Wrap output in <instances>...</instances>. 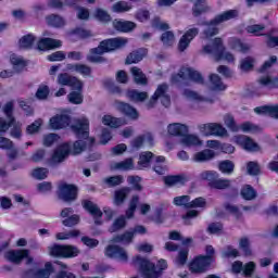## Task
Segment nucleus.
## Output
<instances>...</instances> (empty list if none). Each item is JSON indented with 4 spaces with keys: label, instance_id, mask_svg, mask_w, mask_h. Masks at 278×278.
Masks as SVG:
<instances>
[{
    "label": "nucleus",
    "instance_id": "nucleus-1",
    "mask_svg": "<svg viewBox=\"0 0 278 278\" xmlns=\"http://www.w3.org/2000/svg\"><path fill=\"white\" fill-rule=\"evenodd\" d=\"M127 42V38L122 37L103 39L98 47L90 49L87 60L91 64H108V59L102 56L103 53H112V51L123 49Z\"/></svg>",
    "mask_w": 278,
    "mask_h": 278
},
{
    "label": "nucleus",
    "instance_id": "nucleus-2",
    "mask_svg": "<svg viewBox=\"0 0 278 278\" xmlns=\"http://www.w3.org/2000/svg\"><path fill=\"white\" fill-rule=\"evenodd\" d=\"M239 16V12L238 10H227L224 11L220 14H217L213 20L208 21V22H204L203 25H205V27H207L206 29L203 30V35L206 38H214V36H218V25H220V23H226V21H232V18H238Z\"/></svg>",
    "mask_w": 278,
    "mask_h": 278
},
{
    "label": "nucleus",
    "instance_id": "nucleus-3",
    "mask_svg": "<svg viewBox=\"0 0 278 278\" xmlns=\"http://www.w3.org/2000/svg\"><path fill=\"white\" fill-rule=\"evenodd\" d=\"M203 51L208 55H214L216 62H220V60H226L227 62H233L236 60L231 54V52H225V46L223 45V39L219 37H216L213 40L212 45L204 46Z\"/></svg>",
    "mask_w": 278,
    "mask_h": 278
},
{
    "label": "nucleus",
    "instance_id": "nucleus-4",
    "mask_svg": "<svg viewBox=\"0 0 278 278\" xmlns=\"http://www.w3.org/2000/svg\"><path fill=\"white\" fill-rule=\"evenodd\" d=\"M219 177L220 175L216 170H204L200 174V179L207 181L211 190H227V188H231V180Z\"/></svg>",
    "mask_w": 278,
    "mask_h": 278
},
{
    "label": "nucleus",
    "instance_id": "nucleus-5",
    "mask_svg": "<svg viewBox=\"0 0 278 278\" xmlns=\"http://www.w3.org/2000/svg\"><path fill=\"white\" fill-rule=\"evenodd\" d=\"M79 248L71 244L54 243L50 248V255L52 257H61L62 260H73V257L79 256Z\"/></svg>",
    "mask_w": 278,
    "mask_h": 278
},
{
    "label": "nucleus",
    "instance_id": "nucleus-6",
    "mask_svg": "<svg viewBox=\"0 0 278 278\" xmlns=\"http://www.w3.org/2000/svg\"><path fill=\"white\" fill-rule=\"evenodd\" d=\"M134 264H138L139 266V273L142 278H160V273L157 271V267L155 266V263L149 261L146 257H142L140 255L136 256L134 258Z\"/></svg>",
    "mask_w": 278,
    "mask_h": 278
},
{
    "label": "nucleus",
    "instance_id": "nucleus-7",
    "mask_svg": "<svg viewBox=\"0 0 278 278\" xmlns=\"http://www.w3.org/2000/svg\"><path fill=\"white\" fill-rule=\"evenodd\" d=\"M58 197L64 203H73L79 197V188L74 184L63 182L59 186Z\"/></svg>",
    "mask_w": 278,
    "mask_h": 278
},
{
    "label": "nucleus",
    "instance_id": "nucleus-8",
    "mask_svg": "<svg viewBox=\"0 0 278 278\" xmlns=\"http://www.w3.org/2000/svg\"><path fill=\"white\" fill-rule=\"evenodd\" d=\"M71 130L78 140H88L90 138V121L88 118L76 119L75 124L71 125Z\"/></svg>",
    "mask_w": 278,
    "mask_h": 278
},
{
    "label": "nucleus",
    "instance_id": "nucleus-9",
    "mask_svg": "<svg viewBox=\"0 0 278 278\" xmlns=\"http://www.w3.org/2000/svg\"><path fill=\"white\" fill-rule=\"evenodd\" d=\"M3 113L5 114L8 122L0 117V134H5L16 123V117H14V102H7L3 106Z\"/></svg>",
    "mask_w": 278,
    "mask_h": 278
},
{
    "label": "nucleus",
    "instance_id": "nucleus-10",
    "mask_svg": "<svg viewBox=\"0 0 278 278\" xmlns=\"http://www.w3.org/2000/svg\"><path fill=\"white\" fill-rule=\"evenodd\" d=\"M104 255L111 260H118L119 262H129V255L125 248L116 244H109L105 248Z\"/></svg>",
    "mask_w": 278,
    "mask_h": 278
},
{
    "label": "nucleus",
    "instance_id": "nucleus-11",
    "mask_svg": "<svg viewBox=\"0 0 278 278\" xmlns=\"http://www.w3.org/2000/svg\"><path fill=\"white\" fill-rule=\"evenodd\" d=\"M58 84L60 86H68L72 90H78V92H81L84 89V83L77 79V77L71 76L68 73L59 74Z\"/></svg>",
    "mask_w": 278,
    "mask_h": 278
},
{
    "label": "nucleus",
    "instance_id": "nucleus-12",
    "mask_svg": "<svg viewBox=\"0 0 278 278\" xmlns=\"http://www.w3.org/2000/svg\"><path fill=\"white\" fill-rule=\"evenodd\" d=\"M210 256L199 255L190 264L189 270L195 274L207 273L208 268L212 266V263L208 262Z\"/></svg>",
    "mask_w": 278,
    "mask_h": 278
},
{
    "label": "nucleus",
    "instance_id": "nucleus-13",
    "mask_svg": "<svg viewBox=\"0 0 278 278\" xmlns=\"http://www.w3.org/2000/svg\"><path fill=\"white\" fill-rule=\"evenodd\" d=\"M81 206L85 212H88L94 219L96 225H101V218H103V211L91 200H83Z\"/></svg>",
    "mask_w": 278,
    "mask_h": 278
},
{
    "label": "nucleus",
    "instance_id": "nucleus-14",
    "mask_svg": "<svg viewBox=\"0 0 278 278\" xmlns=\"http://www.w3.org/2000/svg\"><path fill=\"white\" fill-rule=\"evenodd\" d=\"M187 181H189V179L185 174L167 175L163 177V184H165L167 188H184Z\"/></svg>",
    "mask_w": 278,
    "mask_h": 278
},
{
    "label": "nucleus",
    "instance_id": "nucleus-15",
    "mask_svg": "<svg viewBox=\"0 0 278 278\" xmlns=\"http://www.w3.org/2000/svg\"><path fill=\"white\" fill-rule=\"evenodd\" d=\"M71 115L56 114L50 118L49 125L51 129H66V127H71Z\"/></svg>",
    "mask_w": 278,
    "mask_h": 278
},
{
    "label": "nucleus",
    "instance_id": "nucleus-16",
    "mask_svg": "<svg viewBox=\"0 0 278 278\" xmlns=\"http://www.w3.org/2000/svg\"><path fill=\"white\" fill-rule=\"evenodd\" d=\"M199 36V28L193 27L189 28L185 34L181 36L178 42V51L184 52L190 43Z\"/></svg>",
    "mask_w": 278,
    "mask_h": 278
},
{
    "label": "nucleus",
    "instance_id": "nucleus-17",
    "mask_svg": "<svg viewBox=\"0 0 278 278\" xmlns=\"http://www.w3.org/2000/svg\"><path fill=\"white\" fill-rule=\"evenodd\" d=\"M29 250L27 249H20V250H9L5 252L4 257L8 260V262H11V264H22L23 260L25 257H28Z\"/></svg>",
    "mask_w": 278,
    "mask_h": 278
},
{
    "label": "nucleus",
    "instance_id": "nucleus-18",
    "mask_svg": "<svg viewBox=\"0 0 278 278\" xmlns=\"http://www.w3.org/2000/svg\"><path fill=\"white\" fill-rule=\"evenodd\" d=\"M117 110L121 112V114L127 118H130V121H138V118H140V113H138V110L127 102L118 101Z\"/></svg>",
    "mask_w": 278,
    "mask_h": 278
},
{
    "label": "nucleus",
    "instance_id": "nucleus-19",
    "mask_svg": "<svg viewBox=\"0 0 278 278\" xmlns=\"http://www.w3.org/2000/svg\"><path fill=\"white\" fill-rule=\"evenodd\" d=\"M200 129L206 136H227V129L216 123L203 124Z\"/></svg>",
    "mask_w": 278,
    "mask_h": 278
},
{
    "label": "nucleus",
    "instance_id": "nucleus-20",
    "mask_svg": "<svg viewBox=\"0 0 278 278\" xmlns=\"http://www.w3.org/2000/svg\"><path fill=\"white\" fill-rule=\"evenodd\" d=\"M62 41L53 38H41L37 42V49L39 51H51L53 49H60Z\"/></svg>",
    "mask_w": 278,
    "mask_h": 278
},
{
    "label": "nucleus",
    "instance_id": "nucleus-21",
    "mask_svg": "<svg viewBox=\"0 0 278 278\" xmlns=\"http://www.w3.org/2000/svg\"><path fill=\"white\" fill-rule=\"evenodd\" d=\"M147 53H149L147 48H139L134 50L127 55L125 64H138V62H142V60L147 58Z\"/></svg>",
    "mask_w": 278,
    "mask_h": 278
},
{
    "label": "nucleus",
    "instance_id": "nucleus-22",
    "mask_svg": "<svg viewBox=\"0 0 278 278\" xmlns=\"http://www.w3.org/2000/svg\"><path fill=\"white\" fill-rule=\"evenodd\" d=\"M67 71L71 73H78V75H83V77H90L92 75V67L81 64V63H70L66 65Z\"/></svg>",
    "mask_w": 278,
    "mask_h": 278
},
{
    "label": "nucleus",
    "instance_id": "nucleus-23",
    "mask_svg": "<svg viewBox=\"0 0 278 278\" xmlns=\"http://www.w3.org/2000/svg\"><path fill=\"white\" fill-rule=\"evenodd\" d=\"M68 155H71V144L63 143L53 152L52 161L56 163L64 162Z\"/></svg>",
    "mask_w": 278,
    "mask_h": 278
},
{
    "label": "nucleus",
    "instance_id": "nucleus-24",
    "mask_svg": "<svg viewBox=\"0 0 278 278\" xmlns=\"http://www.w3.org/2000/svg\"><path fill=\"white\" fill-rule=\"evenodd\" d=\"M113 27L115 31H119L121 34H129V31H134L136 23L131 21L115 20L113 22Z\"/></svg>",
    "mask_w": 278,
    "mask_h": 278
},
{
    "label": "nucleus",
    "instance_id": "nucleus-25",
    "mask_svg": "<svg viewBox=\"0 0 278 278\" xmlns=\"http://www.w3.org/2000/svg\"><path fill=\"white\" fill-rule=\"evenodd\" d=\"M131 194L130 187H122L121 189L115 190L114 192V203L118 207L127 201V198Z\"/></svg>",
    "mask_w": 278,
    "mask_h": 278
},
{
    "label": "nucleus",
    "instance_id": "nucleus-26",
    "mask_svg": "<svg viewBox=\"0 0 278 278\" xmlns=\"http://www.w3.org/2000/svg\"><path fill=\"white\" fill-rule=\"evenodd\" d=\"M167 131L169 136H179L180 138H184V136L188 134V126L180 123L169 124L167 126Z\"/></svg>",
    "mask_w": 278,
    "mask_h": 278
},
{
    "label": "nucleus",
    "instance_id": "nucleus-27",
    "mask_svg": "<svg viewBox=\"0 0 278 278\" xmlns=\"http://www.w3.org/2000/svg\"><path fill=\"white\" fill-rule=\"evenodd\" d=\"M46 23L47 25H49V27H54V29H61V27H64V25H66V21L64 20V17L54 13L46 16Z\"/></svg>",
    "mask_w": 278,
    "mask_h": 278
},
{
    "label": "nucleus",
    "instance_id": "nucleus-28",
    "mask_svg": "<svg viewBox=\"0 0 278 278\" xmlns=\"http://www.w3.org/2000/svg\"><path fill=\"white\" fill-rule=\"evenodd\" d=\"M126 97L134 101L135 103H142L149 99V93L147 91H138L136 89H130L127 91Z\"/></svg>",
    "mask_w": 278,
    "mask_h": 278
},
{
    "label": "nucleus",
    "instance_id": "nucleus-29",
    "mask_svg": "<svg viewBox=\"0 0 278 278\" xmlns=\"http://www.w3.org/2000/svg\"><path fill=\"white\" fill-rule=\"evenodd\" d=\"M149 142V144H153V135L148 134V135H139L137 136L130 143L132 149H142L144 142Z\"/></svg>",
    "mask_w": 278,
    "mask_h": 278
},
{
    "label": "nucleus",
    "instance_id": "nucleus-30",
    "mask_svg": "<svg viewBox=\"0 0 278 278\" xmlns=\"http://www.w3.org/2000/svg\"><path fill=\"white\" fill-rule=\"evenodd\" d=\"M208 10H210V7L207 5V1L197 0L192 8V15L194 16V18H199L201 14H206Z\"/></svg>",
    "mask_w": 278,
    "mask_h": 278
},
{
    "label": "nucleus",
    "instance_id": "nucleus-31",
    "mask_svg": "<svg viewBox=\"0 0 278 278\" xmlns=\"http://www.w3.org/2000/svg\"><path fill=\"white\" fill-rule=\"evenodd\" d=\"M103 125H106V127H111V129H118V127H123L125 123H123V118L121 117H114L112 115H104L102 117Z\"/></svg>",
    "mask_w": 278,
    "mask_h": 278
},
{
    "label": "nucleus",
    "instance_id": "nucleus-32",
    "mask_svg": "<svg viewBox=\"0 0 278 278\" xmlns=\"http://www.w3.org/2000/svg\"><path fill=\"white\" fill-rule=\"evenodd\" d=\"M112 242L115 244H131L134 242V232L127 230L122 235H116L113 237Z\"/></svg>",
    "mask_w": 278,
    "mask_h": 278
},
{
    "label": "nucleus",
    "instance_id": "nucleus-33",
    "mask_svg": "<svg viewBox=\"0 0 278 278\" xmlns=\"http://www.w3.org/2000/svg\"><path fill=\"white\" fill-rule=\"evenodd\" d=\"M229 47L233 51H240L241 53H248V51H250V49H251V47H249V45L242 42V39L236 38V37H233L229 40Z\"/></svg>",
    "mask_w": 278,
    "mask_h": 278
},
{
    "label": "nucleus",
    "instance_id": "nucleus-34",
    "mask_svg": "<svg viewBox=\"0 0 278 278\" xmlns=\"http://www.w3.org/2000/svg\"><path fill=\"white\" fill-rule=\"evenodd\" d=\"M216 157V152L214 150L205 149L194 154L195 162H210Z\"/></svg>",
    "mask_w": 278,
    "mask_h": 278
},
{
    "label": "nucleus",
    "instance_id": "nucleus-35",
    "mask_svg": "<svg viewBox=\"0 0 278 278\" xmlns=\"http://www.w3.org/2000/svg\"><path fill=\"white\" fill-rule=\"evenodd\" d=\"M238 142L245 151H260V146L251 137H240Z\"/></svg>",
    "mask_w": 278,
    "mask_h": 278
},
{
    "label": "nucleus",
    "instance_id": "nucleus-36",
    "mask_svg": "<svg viewBox=\"0 0 278 278\" xmlns=\"http://www.w3.org/2000/svg\"><path fill=\"white\" fill-rule=\"evenodd\" d=\"M10 62L16 73H21L22 71H25V68H27V61H25L21 56H17L16 54L11 55Z\"/></svg>",
    "mask_w": 278,
    "mask_h": 278
},
{
    "label": "nucleus",
    "instance_id": "nucleus-37",
    "mask_svg": "<svg viewBox=\"0 0 278 278\" xmlns=\"http://www.w3.org/2000/svg\"><path fill=\"white\" fill-rule=\"evenodd\" d=\"M53 273H55V267L53 266V263L47 262L45 264L43 268L37 269L36 277L37 278H49V277H51V275H53Z\"/></svg>",
    "mask_w": 278,
    "mask_h": 278
},
{
    "label": "nucleus",
    "instance_id": "nucleus-38",
    "mask_svg": "<svg viewBox=\"0 0 278 278\" xmlns=\"http://www.w3.org/2000/svg\"><path fill=\"white\" fill-rule=\"evenodd\" d=\"M218 170H220L223 175H231L233 170H236V164L233 161L224 160L218 163Z\"/></svg>",
    "mask_w": 278,
    "mask_h": 278
},
{
    "label": "nucleus",
    "instance_id": "nucleus-39",
    "mask_svg": "<svg viewBox=\"0 0 278 278\" xmlns=\"http://www.w3.org/2000/svg\"><path fill=\"white\" fill-rule=\"evenodd\" d=\"M181 144H185V147H201L202 142L197 135H188L187 132L181 138Z\"/></svg>",
    "mask_w": 278,
    "mask_h": 278
},
{
    "label": "nucleus",
    "instance_id": "nucleus-40",
    "mask_svg": "<svg viewBox=\"0 0 278 278\" xmlns=\"http://www.w3.org/2000/svg\"><path fill=\"white\" fill-rule=\"evenodd\" d=\"M151 160H153V152H141L138 161L139 168H149L151 166Z\"/></svg>",
    "mask_w": 278,
    "mask_h": 278
},
{
    "label": "nucleus",
    "instance_id": "nucleus-41",
    "mask_svg": "<svg viewBox=\"0 0 278 278\" xmlns=\"http://www.w3.org/2000/svg\"><path fill=\"white\" fill-rule=\"evenodd\" d=\"M113 168L115 170H134L136 167L134 166V159L128 157L124 161L114 163Z\"/></svg>",
    "mask_w": 278,
    "mask_h": 278
},
{
    "label": "nucleus",
    "instance_id": "nucleus-42",
    "mask_svg": "<svg viewBox=\"0 0 278 278\" xmlns=\"http://www.w3.org/2000/svg\"><path fill=\"white\" fill-rule=\"evenodd\" d=\"M208 79L211 81L213 90H227V86L223 84V79L220 78V76H218V74H211Z\"/></svg>",
    "mask_w": 278,
    "mask_h": 278
},
{
    "label": "nucleus",
    "instance_id": "nucleus-43",
    "mask_svg": "<svg viewBox=\"0 0 278 278\" xmlns=\"http://www.w3.org/2000/svg\"><path fill=\"white\" fill-rule=\"evenodd\" d=\"M186 73L189 79L194 84H200L201 86L205 85V78H203V75H201V73L198 71L192 70L191 67H187Z\"/></svg>",
    "mask_w": 278,
    "mask_h": 278
},
{
    "label": "nucleus",
    "instance_id": "nucleus-44",
    "mask_svg": "<svg viewBox=\"0 0 278 278\" xmlns=\"http://www.w3.org/2000/svg\"><path fill=\"white\" fill-rule=\"evenodd\" d=\"M241 197L245 201H253V199L257 197V191L255 190V188H253V186L245 185L241 189Z\"/></svg>",
    "mask_w": 278,
    "mask_h": 278
},
{
    "label": "nucleus",
    "instance_id": "nucleus-45",
    "mask_svg": "<svg viewBox=\"0 0 278 278\" xmlns=\"http://www.w3.org/2000/svg\"><path fill=\"white\" fill-rule=\"evenodd\" d=\"M247 173L250 177H257L262 175V167L257 161H249L247 163Z\"/></svg>",
    "mask_w": 278,
    "mask_h": 278
},
{
    "label": "nucleus",
    "instance_id": "nucleus-46",
    "mask_svg": "<svg viewBox=\"0 0 278 278\" xmlns=\"http://www.w3.org/2000/svg\"><path fill=\"white\" fill-rule=\"evenodd\" d=\"M127 226V219H125V216L117 217L111 227L109 228L110 233H116V231H121V229H125Z\"/></svg>",
    "mask_w": 278,
    "mask_h": 278
},
{
    "label": "nucleus",
    "instance_id": "nucleus-47",
    "mask_svg": "<svg viewBox=\"0 0 278 278\" xmlns=\"http://www.w3.org/2000/svg\"><path fill=\"white\" fill-rule=\"evenodd\" d=\"M34 42H36V37L31 34L24 35L18 40V45H20L21 49H33Z\"/></svg>",
    "mask_w": 278,
    "mask_h": 278
},
{
    "label": "nucleus",
    "instance_id": "nucleus-48",
    "mask_svg": "<svg viewBox=\"0 0 278 278\" xmlns=\"http://www.w3.org/2000/svg\"><path fill=\"white\" fill-rule=\"evenodd\" d=\"M130 71H131L132 77L137 84L147 86L149 80L147 79V76H144V73H142V70L138 68L137 66H134V67H131Z\"/></svg>",
    "mask_w": 278,
    "mask_h": 278
},
{
    "label": "nucleus",
    "instance_id": "nucleus-49",
    "mask_svg": "<svg viewBox=\"0 0 278 278\" xmlns=\"http://www.w3.org/2000/svg\"><path fill=\"white\" fill-rule=\"evenodd\" d=\"M140 203V197L139 195H132L129 202V206L126 210V217L127 218H134V215L136 214V210L138 208V204Z\"/></svg>",
    "mask_w": 278,
    "mask_h": 278
},
{
    "label": "nucleus",
    "instance_id": "nucleus-50",
    "mask_svg": "<svg viewBox=\"0 0 278 278\" xmlns=\"http://www.w3.org/2000/svg\"><path fill=\"white\" fill-rule=\"evenodd\" d=\"M239 249H241L245 257H251V255H253V250H251V241L247 237H242L239 240Z\"/></svg>",
    "mask_w": 278,
    "mask_h": 278
},
{
    "label": "nucleus",
    "instance_id": "nucleus-51",
    "mask_svg": "<svg viewBox=\"0 0 278 278\" xmlns=\"http://www.w3.org/2000/svg\"><path fill=\"white\" fill-rule=\"evenodd\" d=\"M93 16L100 23H110L112 21V15H110V13H108V11H105L101 8L96 9Z\"/></svg>",
    "mask_w": 278,
    "mask_h": 278
},
{
    "label": "nucleus",
    "instance_id": "nucleus-52",
    "mask_svg": "<svg viewBox=\"0 0 278 278\" xmlns=\"http://www.w3.org/2000/svg\"><path fill=\"white\" fill-rule=\"evenodd\" d=\"M31 177L38 181H42L49 177V169L47 167H37L33 169Z\"/></svg>",
    "mask_w": 278,
    "mask_h": 278
},
{
    "label": "nucleus",
    "instance_id": "nucleus-53",
    "mask_svg": "<svg viewBox=\"0 0 278 278\" xmlns=\"http://www.w3.org/2000/svg\"><path fill=\"white\" fill-rule=\"evenodd\" d=\"M70 34L72 36H79L81 40H86L87 38H92V31L81 27H76L70 30Z\"/></svg>",
    "mask_w": 278,
    "mask_h": 278
},
{
    "label": "nucleus",
    "instance_id": "nucleus-54",
    "mask_svg": "<svg viewBox=\"0 0 278 278\" xmlns=\"http://www.w3.org/2000/svg\"><path fill=\"white\" fill-rule=\"evenodd\" d=\"M176 207H185L186 210H190V195H179L175 197L173 201Z\"/></svg>",
    "mask_w": 278,
    "mask_h": 278
},
{
    "label": "nucleus",
    "instance_id": "nucleus-55",
    "mask_svg": "<svg viewBox=\"0 0 278 278\" xmlns=\"http://www.w3.org/2000/svg\"><path fill=\"white\" fill-rule=\"evenodd\" d=\"M161 42H163L164 47H173L175 34L170 30H165V33L161 35Z\"/></svg>",
    "mask_w": 278,
    "mask_h": 278
},
{
    "label": "nucleus",
    "instance_id": "nucleus-56",
    "mask_svg": "<svg viewBox=\"0 0 278 278\" xmlns=\"http://www.w3.org/2000/svg\"><path fill=\"white\" fill-rule=\"evenodd\" d=\"M189 253H190V250H188V248H184L179 250L178 255L176 257V262L177 264H179V266H186V264H188Z\"/></svg>",
    "mask_w": 278,
    "mask_h": 278
},
{
    "label": "nucleus",
    "instance_id": "nucleus-57",
    "mask_svg": "<svg viewBox=\"0 0 278 278\" xmlns=\"http://www.w3.org/2000/svg\"><path fill=\"white\" fill-rule=\"evenodd\" d=\"M123 181L124 178L122 175L111 176L104 179V182L109 186V188H116V186H121Z\"/></svg>",
    "mask_w": 278,
    "mask_h": 278
},
{
    "label": "nucleus",
    "instance_id": "nucleus-58",
    "mask_svg": "<svg viewBox=\"0 0 278 278\" xmlns=\"http://www.w3.org/2000/svg\"><path fill=\"white\" fill-rule=\"evenodd\" d=\"M254 112L256 114H267V116H271V118H275V106H270V105L256 106L254 109Z\"/></svg>",
    "mask_w": 278,
    "mask_h": 278
},
{
    "label": "nucleus",
    "instance_id": "nucleus-59",
    "mask_svg": "<svg viewBox=\"0 0 278 278\" xmlns=\"http://www.w3.org/2000/svg\"><path fill=\"white\" fill-rule=\"evenodd\" d=\"M68 101L74 105H81V103H84V96H81V91H72L68 94Z\"/></svg>",
    "mask_w": 278,
    "mask_h": 278
},
{
    "label": "nucleus",
    "instance_id": "nucleus-60",
    "mask_svg": "<svg viewBox=\"0 0 278 278\" xmlns=\"http://www.w3.org/2000/svg\"><path fill=\"white\" fill-rule=\"evenodd\" d=\"M254 64H255V60H253V58L251 56H247L241 61L240 68L244 73H249V71H253Z\"/></svg>",
    "mask_w": 278,
    "mask_h": 278
},
{
    "label": "nucleus",
    "instance_id": "nucleus-61",
    "mask_svg": "<svg viewBox=\"0 0 278 278\" xmlns=\"http://www.w3.org/2000/svg\"><path fill=\"white\" fill-rule=\"evenodd\" d=\"M127 181L130 186H132V190H137V192L142 190V185H140L142 178L140 176H128Z\"/></svg>",
    "mask_w": 278,
    "mask_h": 278
},
{
    "label": "nucleus",
    "instance_id": "nucleus-62",
    "mask_svg": "<svg viewBox=\"0 0 278 278\" xmlns=\"http://www.w3.org/2000/svg\"><path fill=\"white\" fill-rule=\"evenodd\" d=\"M255 262L250 261L243 265L242 275L243 277H253V273H255Z\"/></svg>",
    "mask_w": 278,
    "mask_h": 278
},
{
    "label": "nucleus",
    "instance_id": "nucleus-63",
    "mask_svg": "<svg viewBox=\"0 0 278 278\" xmlns=\"http://www.w3.org/2000/svg\"><path fill=\"white\" fill-rule=\"evenodd\" d=\"M207 205V201H205V198L199 197L193 199L192 201H189L188 207L189 210H194L197 207H205Z\"/></svg>",
    "mask_w": 278,
    "mask_h": 278
},
{
    "label": "nucleus",
    "instance_id": "nucleus-64",
    "mask_svg": "<svg viewBox=\"0 0 278 278\" xmlns=\"http://www.w3.org/2000/svg\"><path fill=\"white\" fill-rule=\"evenodd\" d=\"M129 10H131V7H129V4H127L125 1H118L113 4V12H116L117 14L129 12Z\"/></svg>",
    "mask_w": 278,
    "mask_h": 278
}]
</instances>
